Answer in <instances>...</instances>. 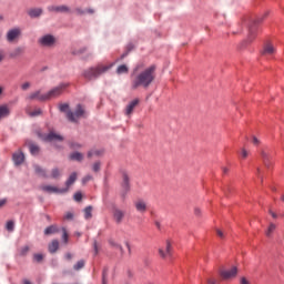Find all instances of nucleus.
Instances as JSON below:
<instances>
[{
	"mask_svg": "<svg viewBox=\"0 0 284 284\" xmlns=\"http://www.w3.org/2000/svg\"><path fill=\"white\" fill-rule=\"evenodd\" d=\"M154 79H156V65L143 70V64H138L131 73V90H139V88L148 90L154 83Z\"/></svg>",
	"mask_w": 284,
	"mask_h": 284,
	"instance_id": "obj_1",
	"label": "nucleus"
},
{
	"mask_svg": "<svg viewBox=\"0 0 284 284\" xmlns=\"http://www.w3.org/2000/svg\"><path fill=\"white\" fill-rule=\"evenodd\" d=\"M60 112H64L68 121L71 123H77L79 119H85L88 116V111L82 104H77L74 111H70V104L63 103L59 105Z\"/></svg>",
	"mask_w": 284,
	"mask_h": 284,
	"instance_id": "obj_2",
	"label": "nucleus"
},
{
	"mask_svg": "<svg viewBox=\"0 0 284 284\" xmlns=\"http://www.w3.org/2000/svg\"><path fill=\"white\" fill-rule=\"evenodd\" d=\"M113 65H114V63L106 64V65L98 64L97 67H92V68L84 70L83 77L88 81L99 79V77H101V74H105V72H108V70H110Z\"/></svg>",
	"mask_w": 284,
	"mask_h": 284,
	"instance_id": "obj_3",
	"label": "nucleus"
},
{
	"mask_svg": "<svg viewBox=\"0 0 284 284\" xmlns=\"http://www.w3.org/2000/svg\"><path fill=\"white\" fill-rule=\"evenodd\" d=\"M67 88H70V83H61L58 87L51 89L49 92H47L48 101H50V99H57V97H61Z\"/></svg>",
	"mask_w": 284,
	"mask_h": 284,
	"instance_id": "obj_4",
	"label": "nucleus"
},
{
	"mask_svg": "<svg viewBox=\"0 0 284 284\" xmlns=\"http://www.w3.org/2000/svg\"><path fill=\"white\" fill-rule=\"evenodd\" d=\"M38 43L42 45V48H52V45L57 43V38L52 34H45L39 38Z\"/></svg>",
	"mask_w": 284,
	"mask_h": 284,
	"instance_id": "obj_5",
	"label": "nucleus"
},
{
	"mask_svg": "<svg viewBox=\"0 0 284 284\" xmlns=\"http://www.w3.org/2000/svg\"><path fill=\"white\" fill-rule=\"evenodd\" d=\"M21 39V28H13L7 32L8 43H14Z\"/></svg>",
	"mask_w": 284,
	"mask_h": 284,
	"instance_id": "obj_6",
	"label": "nucleus"
},
{
	"mask_svg": "<svg viewBox=\"0 0 284 284\" xmlns=\"http://www.w3.org/2000/svg\"><path fill=\"white\" fill-rule=\"evenodd\" d=\"M40 190L47 194H65V192H68V189H59L52 185H41Z\"/></svg>",
	"mask_w": 284,
	"mask_h": 284,
	"instance_id": "obj_7",
	"label": "nucleus"
},
{
	"mask_svg": "<svg viewBox=\"0 0 284 284\" xmlns=\"http://www.w3.org/2000/svg\"><path fill=\"white\" fill-rule=\"evenodd\" d=\"M49 12H57L61 14H70L72 12V9L70 7L62 4V6H49L48 7Z\"/></svg>",
	"mask_w": 284,
	"mask_h": 284,
	"instance_id": "obj_8",
	"label": "nucleus"
},
{
	"mask_svg": "<svg viewBox=\"0 0 284 284\" xmlns=\"http://www.w3.org/2000/svg\"><path fill=\"white\" fill-rule=\"evenodd\" d=\"M159 254L161 258H168V256H172V241H165V247L159 248Z\"/></svg>",
	"mask_w": 284,
	"mask_h": 284,
	"instance_id": "obj_9",
	"label": "nucleus"
},
{
	"mask_svg": "<svg viewBox=\"0 0 284 284\" xmlns=\"http://www.w3.org/2000/svg\"><path fill=\"white\" fill-rule=\"evenodd\" d=\"M28 101H48V93L42 94L41 90L34 91L27 97Z\"/></svg>",
	"mask_w": 284,
	"mask_h": 284,
	"instance_id": "obj_10",
	"label": "nucleus"
},
{
	"mask_svg": "<svg viewBox=\"0 0 284 284\" xmlns=\"http://www.w3.org/2000/svg\"><path fill=\"white\" fill-rule=\"evenodd\" d=\"M260 154H261V158L263 160L265 168L270 169V166L272 165V161H271L272 155L270 154V150L262 149Z\"/></svg>",
	"mask_w": 284,
	"mask_h": 284,
	"instance_id": "obj_11",
	"label": "nucleus"
},
{
	"mask_svg": "<svg viewBox=\"0 0 284 284\" xmlns=\"http://www.w3.org/2000/svg\"><path fill=\"white\" fill-rule=\"evenodd\" d=\"M236 274H239V268H236V266H233L231 270L229 271H222L220 273V276L224 280V281H229V278H234V276H236Z\"/></svg>",
	"mask_w": 284,
	"mask_h": 284,
	"instance_id": "obj_12",
	"label": "nucleus"
},
{
	"mask_svg": "<svg viewBox=\"0 0 284 284\" xmlns=\"http://www.w3.org/2000/svg\"><path fill=\"white\" fill-rule=\"evenodd\" d=\"M139 103H141V100L139 99H134L132 100L125 108L124 110V114L126 116H132V113L134 112V109L136 108V105H139Z\"/></svg>",
	"mask_w": 284,
	"mask_h": 284,
	"instance_id": "obj_13",
	"label": "nucleus"
},
{
	"mask_svg": "<svg viewBox=\"0 0 284 284\" xmlns=\"http://www.w3.org/2000/svg\"><path fill=\"white\" fill-rule=\"evenodd\" d=\"M275 53L276 48H274V44H272L271 42H267L262 50V57H272Z\"/></svg>",
	"mask_w": 284,
	"mask_h": 284,
	"instance_id": "obj_14",
	"label": "nucleus"
},
{
	"mask_svg": "<svg viewBox=\"0 0 284 284\" xmlns=\"http://www.w3.org/2000/svg\"><path fill=\"white\" fill-rule=\"evenodd\" d=\"M134 206L140 214H145L148 212V204L143 200L135 201Z\"/></svg>",
	"mask_w": 284,
	"mask_h": 284,
	"instance_id": "obj_15",
	"label": "nucleus"
},
{
	"mask_svg": "<svg viewBox=\"0 0 284 284\" xmlns=\"http://www.w3.org/2000/svg\"><path fill=\"white\" fill-rule=\"evenodd\" d=\"M12 159L16 165H21L23 161H26V155L21 150H19L18 152L13 153Z\"/></svg>",
	"mask_w": 284,
	"mask_h": 284,
	"instance_id": "obj_16",
	"label": "nucleus"
},
{
	"mask_svg": "<svg viewBox=\"0 0 284 284\" xmlns=\"http://www.w3.org/2000/svg\"><path fill=\"white\" fill-rule=\"evenodd\" d=\"M125 217V212L119 210V209H115L113 211V219L116 223H122L123 219Z\"/></svg>",
	"mask_w": 284,
	"mask_h": 284,
	"instance_id": "obj_17",
	"label": "nucleus"
},
{
	"mask_svg": "<svg viewBox=\"0 0 284 284\" xmlns=\"http://www.w3.org/2000/svg\"><path fill=\"white\" fill-rule=\"evenodd\" d=\"M45 141H63V136L59 135L54 132H50L47 136H45Z\"/></svg>",
	"mask_w": 284,
	"mask_h": 284,
	"instance_id": "obj_18",
	"label": "nucleus"
},
{
	"mask_svg": "<svg viewBox=\"0 0 284 284\" xmlns=\"http://www.w3.org/2000/svg\"><path fill=\"white\" fill-rule=\"evenodd\" d=\"M48 250L50 254H55V252L59 250V240H53L49 246Z\"/></svg>",
	"mask_w": 284,
	"mask_h": 284,
	"instance_id": "obj_19",
	"label": "nucleus"
},
{
	"mask_svg": "<svg viewBox=\"0 0 284 284\" xmlns=\"http://www.w3.org/2000/svg\"><path fill=\"white\" fill-rule=\"evenodd\" d=\"M122 187L125 192L130 190V176H128V173H123L122 175Z\"/></svg>",
	"mask_w": 284,
	"mask_h": 284,
	"instance_id": "obj_20",
	"label": "nucleus"
},
{
	"mask_svg": "<svg viewBox=\"0 0 284 284\" xmlns=\"http://www.w3.org/2000/svg\"><path fill=\"white\" fill-rule=\"evenodd\" d=\"M115 72L116 74H128L130 72V67H128V64H120Z\"/></svg>",
	"mask_w": 284,
	"mask_h": 284,
	"instance_id": "obj_21",
	"label": "nucleus"
},
{
	"mask_svg": "<svg viewBox=\"0 0 284 284\" xmlns=\"http://www.w3.org/2000/svg\"><path fill=\"white\" fill-rule=\"evenodd\" d=\"M77 181V172H73L70 176H69V179L67 180V182H65V185H67V187H65V190H70V186L71 185H74V182Z\"/></svg>",
	"mask_w": 284,
	"mask_h": 284,
	"instance_id": "obj_22",
	"label": "nucleus"
},
{
	"mask_svg": "<svg viewBox=\"0 0 284 284\" xmlns=\"http://www.w3.org/2000/svg\"><path fill=\"white\" fill-rule=\"evenodd\" d=\"M6 116H10V109L8 105H1L0 106V120L6 119Z\"/></svg>",
	"mask_w": 284,
	"mask_h": 284,
	"instance_id": "obj_23",
	"label": "nucleus"
},
{
	"mask_svg": "<svg viewBox=\"0 0 284 284\" xmlns=\"http://www.w3.org/2000/svg\"><path fill=\"white\" fill-rule=\"evenodd\" d=\"M59 233V227H57V225H50L44 230V234L47 236H50V234H57Z\"/></svg>",
	"mask_w": 284,
	"mask_h": 284,
	"instance_id": "obj_24",
	"label": "nucleus"
},
{
	"mask_svg": "<svg viewBox=\"0 0 284 284\" xmlns=\"http://www.w3.org/2000/svg\"><path fill=\"white\" fill-rule=\"evenodd\" d=\"M34 172L36 174H38L39 176H42L43 179H48V173L45 172L44 169H42L39 165H34Z\"/></svg>",
	"mask_w": 284,
	"mask_h": 284,
	"instance_id": "obj_25",
	"label": "nucleus"
},
{
	"mask_svg": "<svg viewBox=\"0 0 284 284\" xmlns=\"http://www.w3.org/2000/svg\"><path fill=\"white\" fill-rule=\"evenodd\" d=\"M109 244L111 245V247H114L115 250H120L121 254H123V246H121V244H119V242H116L115 240H109Z\"/></svg>",
	"mask_w": 284,
	"mask_h": 284,
	"instance_id": "obj_26",
	"label": "nucleus"
},
{
	"mask_svg": "<svg viewBox=\"0 0 284 284\" xmlns=\"http://www.w3.org/2000/svg\"><path fill=\"white\" fill-rule=\"evenodd\" d=\"M71 161H83V154L79 152H73L70 154Z\"/></svg>",
	"mask_w": 284,
	"mask_h": 284,
	"instance_id": "obj_27",
	"label": "nucleus"
},
{
	"mask_svg": "<svg viewBox=\"0 0 284 284\" xmlns=\"http://www.w3.org/2000/svg\"><path fill=\"white\" fill-rule=\"evenodd\" d=\"M85 267V261L80 260L73 265V270L79 272V270H83Z\"/></svg>",
	"mask_w": 284,
	"mask_h": 284,
	"instance_id": "obj_28",
	"label": "nucleus"
},
{
	"mask_svg": "<svg viewBox=\"0 0 284 284\" xmlns=\"http://www.w3.org/2000/svg\"><path fill=\"white\" fill-rule=\"evenodd\" d=\"M29 150L33 156H37L39 154L40 150L37 144H29Z\"/></svg>",
	"mask_w": 284,
	"mask_h": 284,
	"instance_id": "obj_29",
	"label": "nucleus"
},
{
	"mask_svg": "<svg viewBox=\"0 0 284 284\" xmlns=\"http://www.w3.org/2000/svg\"><path fill=\"white\" fill-rule=\"evenodd\" d=\"M248 32H250V34H248V38L246 41L248 43H252V41H254V37H255L254 24L252 27H250Z\"/></svg>",
	"mask_w": 284,
	"mask_h": 284,
	"instance_id": "obj_30",
	"label": "nucleus"
},
{
	"mask_svg": "<svg viewBox=\"0 0 284 284\" xmlns=\"http://www.w3.org/2000/svg\"><path fill=\"white\" fill-rule=\"evenodd\" d=\"M84 219L88 221L92 219V206H87L84 209Z\"/></svg>",
	"mask_w": 284,
	"mask_h": 284,
	"instance_id": "obj_31",
	"label": "nucleus"
},
{
	"mask_svg": "<svg viewBox=\"0 0 284 284\" xmlns=\"http://www.w3.org/2000/svg\"><path fill=\"white\" fill-rule=\"evenodd\" d=\"M21 54H23V48L17 47V48L13 50V52L11 53V57L14 58V57H19V55H21Z\"/></svg>",
	"mask_w": 284,
	"mask_h": 284,
	"instance_id": "obj_32",
	"label": "nucleus"
},
{
	"mask_svg": "<svg viewBox=\"0 0 284 284\" xmlns=\"http://www.w3.org/2000/svg\"><path fill=\"white\" fill-rule=\"evenodd\" d=\"M27 114H29V116H41V109H36L34 111L27 109Z\"/></svg>",
	"mask_w": 284,
	"mask_h": 284,
	"instance_id": "obj_33",
	"label": "nucleus"
},
{
	"mask_svg": "<svg viewBox=\"0 0 284 284\" xmlns=\"http://www.w3.org/2000/svg\"><path fill=\"white\" fill-rule=\"evenodd\" d=\"M59 176H61V171L55 168L51 170V179H59Z\"/></svg>",
	"mask_w": 284,
	"mask_h": 284,
	"instance_id": "obj_34",
	"label": "nucleus"
},
{
	"mask_svg": "<svg viewBox=\"0 0 284 284\" xmlns=\"http://www.w3.org/2000/svg\"><path fill=\"white\" fill-rule=\"evenodd\" d=\"M28 252H30V246L29 245H24L19 250V254L20 256H26L28 254Z\"/></svg>",
	"mask_w": 284,
	"mask_h": 284,
	"instance_id": "obj_35",
	"label": "nucleus"
},
{
	"mask_svg": "<svg viewBox=\"0 0 284 284\" xmlns=\"http://www.w3.org/2000/svg\"><path fill=\"white\" fill-rule=\"evenodd\" d=\"M274 230H276V224L271 223L268 229L266 230V236H272V233L274 232Z\"/></svg>",
	"mask_w": 284,
	"mask_h": 284,
	"instance_id": "obj_36",
	"label": "nucleus"
},
{
	"mask_svg": "<svg viewBox=\"0 0 284 284\" xmlns=\"http://www.w3.org/2000/svg\"><path fill=\"white\" fill-rule=\"evenodd\" d=\"M43 11L41 10V9H33V10H31V11H29V14L31 16V17H41V13H42Z\"/></svg>",
	"mask_w": 284,
	"mask_h": 284,
	"instance_id": "obj_37",
	"label": "nucleus"
},
{
	"mask_svg": "<svg viewBox=\"0 0 284 284\" xmlns=\"http://www.w3.org/2000/svg\"><path fill=\"white\" fill-rule=\"evenodd\" d=\"M43 254H41V253H36L34 255H33V260L36 261V263H41V261H43Z\"/></svg>",
	"mask_w": 284,
	"mask_h": 284,
	"instance_id": "obj_38",
	"label": "nucleus"
},
{
	"mask_svg": "<svg viewBox=\"0 0 284 284\" xmlns=\"http://www.w3.org/2000/svg\"><path fill=\"white\" fill-rule=\"evenodd\" d=\"M6 227H7L8 232H13L14 231V222L8 221Z\"/></svg>",
	"mask_w": 284,
	"mask_h": 284,
	"instance_id": "obj_39",
	"label": "nucleus"
},
{
	"mask_svg": "<svg viewBox=\"0 0 284 284\" xmlns=\"http://www.w3.org/2000/svg\"><path fill=\"white\" fill-rule=\"evenodd\" d=\"M240 156L241 159H247V156H250V151L243 148L240 152Z\"/></svg>",
	"mask_w": 284,
	"mask_h": 284,
	"instance_id": "obj_40",
	"label": "nucleus"
},
{
	"mask_svg": "<svg viewBox=\"0 0 284 284\" xmlns=\"http://www.w3.org/2000/svg\"><path fill=\"white\" fill-rule=\"evenodd\" d=\"M101 154V152L100 151H97V150H94V151H89L88 152V158L89 159H92L93 156H99Z\"/></svg>",
	"mask_w": 284,
	"mask_h": 284,
	"instance_id": "obj_41",
	"label": "nucleus"
},
{
	"mask_svg": "<svg viewBox=\"0 0 284 284\" xmlns=\"http://www.w3.org/2000/svg\"><path fill=\"white\" fill-rule=\"evenodd\" d=\"M62 241L64 243H68V231L65 230V227L62 229Z\"/></svg>",
	"mask_w": 284,
	"mask_h": 284,
	"instance_id": "obj_42",
	"label": "nucleus"
},
{
	"mask_svg": "<svg viewBox=\"0 0 284 284\" xmlns=\"http://www.w3.org/2000/svg\"><path fill=\"white\" fill-rule=\"evenodd\" d=\"M93 172H99L101 170V162H95L92 166Z\"/></svg>",
	"mask_w": 284,
	"mask_h": 284,
	"instance_id": "obj_43",
	"label": "nucleus"
},
{
	"mask_svg": "<svg viewBox=\"0 0 284 284\" xmlns=\"http://www.w3.org/2000/svg\"><path fill=\"white\" fill-rule=\"evenodd\" d=\"M31 85L32 84L30 82H24L21 84V90H23V91L30 90Z\"/></svg>",
	"mask_w": 284,
	"mask_h": 284,
	"instance_id": "obj_44",
	"label": "nucleus"
},
{
	"mask_svg": "<svg viewBox=\"0 0 284 284\" xmlns=\"http://www.w3.org/2000/svg\"><path fill=\"white\" fill-rule=\"evenodd\" d=\"M65 221H72L74 219V214L72 212H68L64 215Z\"/></svg>",
	"mask_w": 284,
	"mask_h": 284,
	"instance_id": "obj_45",
	"label": "nucleus"
},
{
	"mask_svg": "<svg viewBox=\"0 0 284 284\" xmlns=\"http://www.w3.org/2000/svg\"><path fill=\"white\" fill-rule=\"evenodd\" d=\"M102 284H108V271H103V274H102Z\"/></svg>",
	"mask_w": 284,
	"mask_h": 284,
	"instance_id": "obj_46",
	"label": "nucleus"
},
{
	"mask_svg": "<svg viewBox=\"0 0 284 284\" xmlns=\"http://www.w3.org/2000/svg\"><path fill=\"white\" fill-rule=\"evenodd\" d=\"M89 181H92V175H85V176L82 179V184L85 185V183H89Z\"/></svg>",
	"mask_w": 284,
	"mask_h": 284,
	"instance_id": "obj_47",
	"label": "nucleus"
},
{
	"mask_svg": "<svg viewBox=\"0 0 284 284\" xmlns=\"http://www.w3.org/2000/svg\"><path fill=\"white\" fill-rule=\"evenodd\" d=\"M74 201H81V199H83V195L81 194V192H77L73 196Z\"/></svg>",
	"mask_w": 284,
	"mask_h": 284,
	"instance_id": "obj_48",
	"label": "nucleus"
},
{
	"mask_svg": "<svg viewBox=\"0 0 284 284\" xmlns=\"http://www.w3.org/2000/svg\"><path fill=\"white\" fill-rule=\"evenodd\" d=\"M216 234H217V236L220 237V239H225V234L223 233V231H221V230H216Z\"/></svg>",
	"mask_w": 284,
	"mask_h": 284,
	"instance_id": "obj_49",
	"label": "nucleus"
},
{
	"mask_svg": "<svg viewBox=\"0 0 284 284\" xmlns=\"http://www.w3.org/2000/svg\"><path fill=\"white\" fill-rule=\"evenodd\" d=\"M93 250L94 254H99V244H97V241L93 242Z\"/></svg>",
	"mask_w": 284,
	"mask_h": 284,
	"instance_id": "obj_50",
	"label": "nucleus"
},
{
	"mask_svg": "<svg viewBox=\"0 0 284 284\" xmlns=\"http://www.w3.org/2000/svg\"><path fill=\"white\" fill-rule=\"evenodd\" d=\"M6 59V52L3 50H0V63Z\"/></svg>",
	"mask_w": 284,
	"mask_h": 284,
	"instance_id": "obj_51",
	"label": "nucleus"
},
{
	"mask_svg": "<svg viewBox=\"0 0 284 284\" xmlns=\"http://www.w3.org/2000/svg\"><path fill=\"white\" fill-rule=\"evenodd\" d=\"M194 214H195V216H201V209L195 207L194 209Z\"/></svg>",
	"mask_w": 284,
	"mask_h": 284,
	"instance_id": "obj_52",
	"label": "nucleus"
},
{
	"mask_svg": "<svg viewBox=\"0 0 284 284\" xmlns=\"http://www.w3.org/2000/svg\"><path fill=\"white\" fill-rule=\"evenodd\" d=\"M72 253H67L65 255H64V258H67V261H72Z\"/></svg>",
	"mask_w": 284,
	"mask_h": 284,
	"instance_id": "obj_53",
	"label": "nucleus"
},
{
	"mask_svg": "<svg viewBox=\"0 0 284 284\" xmlns=\"http://www.w3.org/2000/svg\"><path fill=\"white\" fill-rule=\"evenodd\" d=\"M6 203H8L7 199L0 200V209L3 207V205H6Z\"/></svg>",
	"mask_w": 284,
	"mask_h": 284,
	"instance_id": "obj_54",
	"label": "nucleus"
},
{
	"mask_svg": "<svg viewBox=\"0 0 284 284\" xmlns=\"http://www.w3.org/2000/svg\"><path fill=\"white\" fill-rule=\"evenodd\" d=\"M240 283L241 284H250V281H247V278H245V277H242Z\"/></svg>",
	"mask_w": 284,
	"mask_h": 284,
	"instance_id": "obj_55",
	"label": "nucleus"
},
{
	"mask_svg": "<svg viewBox=\"0 0 284 284\" xmlns=\"http://www.w3.org/2000/svg\"><path fill=\"white\" fill-rule=\"evenodd\" d=\"M268 214H271V216H273L274 219H278V215L274 213L272 210L268 211Z\"/></svg>",
	"mask_w": 284,
	"mask_h": 284,
	"instance_id": "obj_56",
	"label": "nucleus"
},
{
	"mask_svg": "<svg viewBox=\"0 0 284 284\" xmlns=\"http://www.w3.org/2000/svg\"><path fill=\"white\" fill-rule=\"evenodd\" d=\"M75 12H77L78 14H85V11H83L82 9H75Z\"/></svg>",
	"mask_w": 284,
	"mask_h": 284,
	"instance_id": "obj_57",
	"label": "nucleus"
},
{
	"mask_svg": "<svg viewBox=\"0 0 284 284\" xmlns=\"http://www.w3.org/2000/svg\"><path fill=\"white\" fill-rule=\"evenodd\" d=\"M71 148H73V150H77V148H81V144L73 143V144H71Z\"/></svg>",
	"mask_w": 284,
	"mask_h": 284,
	"instance_id": "obj_58",
	"label": "nucleus"
},
{
	"mask_svg": "<svg viewBox=\"0 0 284 284\" xmlns=\"http://www.w3.org/2000/svg\"><path fill=\"white\" fill-rule=\"evenodd\" d=\"M207 283H209V284H216L217 282H216V280H214V278H210V280H207Z\"/></svg>",
	"mask_w": 284,
	"mask_h": 284,
	"instance_id": "obj_59",
	"label": "nucleus"
},
{
	"mask_svg": "<svg viewBox=\"0 0 284 284\" xmlns=\"http://www.w3.org/2000/svg\"><path fill=\"white\" fill-rule=\"evenodd\" d=\"M260 141L256 139V136L253 138V145H258Z\"/></svg>",
	"mask_w": 284,
	"mask_h": 284,
	"instance_id": "obj_60",
	"label": "nucleus"
},
{
	"mask_svg": "<svg viewBox=\"0 0 284 284\" xmlns=\"http://www.w3.org/2000/svg\"><path fill=\"white\" fill-rule=\"evenodd\" d=\"M126 55H128V52H126V53H123V54L120 57V61H123Z\"/></svg>",
	"mask_w": 284,
	"mask_h": 284,
	"instance_id": "obj_61",
	"label": "nucleus"
},
{
	"mask_svg": "<svg viewBox=\"0 0 284 284\" xmlns=\"http://www.w3.org/2000/svg\"><path fill=\"white\" fill-rule=\"evenodd\" d=\"M87 12H88L89 14H94V9H88Z\"/></svg>",
	"mask_w": 284,
	"mask_h": 284,
	"instance_id": "obj_62",
	"label": "nucleus"
},
{
	"mask_svg": "<svg viewBox=\"0 0 284 284\" xmlns=\"http://www.w3.org/2000/svg\"><path fill=\"white\" fill-rule=\"evenodd\" d=\"M222 170H223V173H224V174H227V172H230V169H227V168H225V166H224Z\"/></svg>",
	"mask_w": 284,
	"mask_h": 284,
	"instance_id": "obj_63",
	"label": "nucleus"
},
{
	"mask_svg": "<svg viewBox=\"0 0 284 284\" xmlns=\"http://www.w3.org/2000/svg\"><path fill=\"white\" fill-rule=\"evenodd\" d=\"M125 245H126L129 252H132V248L130 247V243L126 242Z\"/></svg>",
	"mask_w": 284,
	"mask_h": 284,
	"instance_id": "obj_64",
	"label": "nucleus"
}]
</instances>
